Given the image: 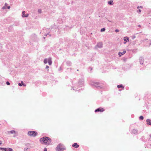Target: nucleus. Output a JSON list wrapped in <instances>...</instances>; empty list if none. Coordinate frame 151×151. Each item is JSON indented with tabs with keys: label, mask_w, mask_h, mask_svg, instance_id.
Listing matches in <instances>:
<instances>
[{
	"label": "nucleus",
	"mask_w": 151,
	"mask_h": 151,
	"mask_svg": "<svg viewBox=\"0 0 151 151\" xmlns=\"http://www.w3.org/2000/svg\"><path fill=\"white\" fill-rule=\"evenodd\" d=\"M104 111V109L102 108H99L96 109L95 112H102Z\"/></svg>",
	"instance_id": "7"
},
{
	"label": "nucleus",
	"mask_w": 151,
	"mask_h": 151,
	"mask_svg": "<svg viewBox=\"0 0 151 151\" xmlns=\"http://www.w3.org/2000/svg\"><path fill=\"white\" fill-rule=\"evenodd\" d=\"M16 135H15L14 136V137H16Z\"/></svg>",
	"instance_id": "44"
},
{
	"label": "nucleus",
	"mask_w": 151,
	"mask_h": 151,
	"mask_svg": "<svg viewBox=\"0 0 151 151\" xmlns=\"http://www.w3.org/2000/svg\"><path fill=\"white\" fill-rule=\"evenodd\" d=\"M47 149L46 148H45L44 149V151H47Z\"/></svg>",
	"instance_id": "38"
},
{
	"label": "nucleus",
	"mask_w": 151,
	"mask_h": 151,
	"mask_svg": "<svg viewBox=\"0 0 151 151\" xmlns=\"http://www.w3.org/2000/svg\"><path fill=\"white\" fill-rule=\"evenodd\" d=\"M102 43L101 42H99L97 44V45L95 47V48H101L102 47Z\"/></svg>",
	"instance_id": "6"
},
{
	"label": "nucleus",
	"mask_w": 151,
	"mask_h": 151,
	"mask_svg": "<svg viewBox=\"0 0 151 151\" xmlns=\"http://www.w3.org/2000/svg\"><path fill=\"white\" fill-rule=\"evenodd\" d=\"M49 68V66L48 65H46V68H45L46 69H48Z\"/></svg>",
	"instance_id": "37"
},
{
	"label": "nucleus",
	"mask_w": 151,
	"mask_h": 151,
	"mask_svg": "<svg viewBox=\"0 0 151 151\" xmlns=\"http://www.w3.org/2000/svg\"><path fill=\"white\" fill-rule=\"evenodd\" d=\"M10 8V6H8L7 7V9H9Z\"/></svg>",
	"instance_id": "40"
},
{
	"label": "nucleus",
	"mask_w": 151,
	"mask_h": 151,
	"mask_svg": "<svg viewBox=\"0 0 151 151\" xmlns=\"http://www.w3.org/2000/svg\"><path fill=\"white\" fill-rule=\"evenodd\" d=\"M132 134H136L138 133V131L137 129H134L132 130Z\"/></svg>",
	"instance_id": "10"
},
{
	"label": "nucleus",
	"mask_w": 151,
	"mask_h": 151,
	"mask_svg": "<svg viewBox=\"0 0 151 151\" xmlns=\"http://www.w3.org/2000/svg\"><path fill=\"white\" fill-rule=\"evenodd\" d=\"M48 34H47L45 35V36H47Z\"/></svg>",
	"instance_id": "43"
},
{
	"label": "nucleus",
	"mask_w": 151,
	"mask_h": 151,
	"mask_svg": "<svg viewBox=\"0 0 151 151\" xmlns=\"http://www.w3.org/2000/svg\"><path fill=\"white\" fill-rule=\"evenodd\" d=\"M4 151H14L11 148H5Z\"/></svg>",
	"instance_id": "12"
},
{
	"label": "nucleus",
	"mask_w": 151,
	"mask_h": 151,
	"mask_svg": "<svg viewBox=\"0 0 151 151\" xmlns=\"http://www.w3.org/2000/svg\"><path fill=\"white\" fill-rule=\"evenodd\" d=\"M72 146L73 147H75L76 148H77L79 147V145L77 143H75L72 145Z\"/></svg>",
	"instance_id": "15"
},
{
	"label": "nucleus",
	"mask_w": 151,
	"mask_h": 151,
	"mask_svg": "<svg viewBox=\"0 0 151 151\" xmlns=\"http://www.w3.org/2000/svg\"><path fill=\"white\" fill-rule=\"evenodd\" d=\"M142 8H143V7L142 6H138L137 7V9Z\"/></svg>",
	"instance_id": "26"
},
{
	"label": "nucleus",
	"mask_w": 151,
	"mask_h": 151,
	"mask_svg": "<svg viewBox=\"0 0 151 151\" xmlns=\"http://www.w3.org/2000/svg\"><path fill=\"white\" fill-rule=\"evenodd\" d=\"M113 1L112 0L108 2V4H109L113 5Z\"/></svg>",
	"instance_id": "18"
},
{
	"label": "nucleus",
	"mask_w": 151,
	"mask_h": 151,
	"mask_svg": "<svg viewBox=\"0 0 151 151\" xmlns=\"http://www.w3.org/2000/svg\"><path fill=\"white\" fill-rule=\"evenodd\" d=\"M38 12L40 14L42 13V10L41 9H39Z\"/></svg>",
	"instance_id": "24"
},
{
	"label": "nucleus",
	"mask_w": 151,
	"mask_h": 151,
	"mask_svg": "<svg viewBox=\"0 0 151 151\" xmlns=\"http://www.w3.org/2000/svg\"><path fill=\"white\" fill-rule=\"evenodd\" d=\"M6 9V7L5 6H4L2 7V9Z\"/></svg>",
	"instance_id": "34"
},
{
	"label": "nucleus",
	"mask_w": 151,
	"mask_h": 151,
	"mask_svg": "<svg viewBox=\"0 0 151 151\" xmlns=\"http://www.w3.org/2000/svg\"><path fill=\"white\" fill-rule=\"evenodd\" d=\"M7 4L6 3H5L4 6L6 7L7 6Z\"/></svg>",
	"instance_id": "39"
},
{
	"label": "nucleus",
	"mask_w": 151,
	"mask_h": 151,
	"mask_svg": "<svg viewBox=\"0 0 151 151\" xmlns=\"http://www.w3.org/2000/svg\"><path fill=\"white\" fill-rule=\"evenodd\" d=\"M65 149V147L63 144H61L58 145L56 148L57 151H63Z\"/></svg>",
	"instance_id": "3"
},
{
	"label": "nucleus",
	"mask_w": 151,
	"mask_h": 151,
	"mask_svg": "<svg viewBox=\"0 0 151 151\" xmlns=\"http://www.w3.org/2000/svg\"><path fill=\"white\" fill-rule=\"evenodd\" d=\"M126 52V51L125 50H124L123 52H119L118 53V55H119V57H121L122 55H124Z\"/></svg>",
	"instance_id": "9"
},
{
	"label": "nucleus",
	"mask_w": 151,
	"mask_h": 151,
	"mask_svg": "<svg viewBox=\"0 0 151 151\" xmlns=\"http://www.w3.org/2000/svg\"><path fill=\"white\" fill-rule=\"evenodd\" d=\"M147 124L149 125H151V121L150 119H148L146 120Z\"/></svg>",
	"instance_id": "14"
},
{
	"label": "nucleus",
	"mask_w": 151,
	"mask_h": 151,
	"mask_svg": "<svg viewBox=\"0 0 151 151\" xmlns=\"http://www.w3.org/2000/svg\"><path fill=\"white\" fill-rule=\"evenodd\" d=\"M90 84L92 86L96 87L98 89H101L102 88V86L97 82L91 81Z\"/></svg>",
	"instance_id": "2"
},
{
	"label": "nucleus",
	"mask_w": 151,
	"mask_h": 151,
	"mask_svg": "<svg viewBox=\"0 0 151 151\" xmlns=\"http://www.w3.org/2000/svg\"><path fill=\"white\" fill-rule=\"evenodd\" d=\"M144 119V117H143L142 116H140V117H139V119L140 120H143Z\"/></svg>",
	"instance_id": "22"
},
{
	"label": "nucleus",
	"mask_w": 151,
	"mask_h": 151,
	"mask_svg": "<svg viewBox=\"0 0 151 151\" xmlns=\"http://www.w3.org/2000/svg\"><path fill=\"white\" fill-rule=\"evenodd\" d=\"M66 64L67 65L70 66L71 65V63L69 61H68L67 62Z\"/></svg>",
	"instance_id": "20"
},
{
	"label": "nucleus",
	"mask_w": 151,
	"mask_h": 151,
	"mask_svg": "<svg viewBox=\"0 0 151 151\" xmlns=\"http://www.w3.org/2000/svg\"><path fill=\"white\" fill-rule=\"evenodd\" d=\"M28 149V148H25L24 149V151H27V150Z\"/></svg>",
	"instance_id": "28"
},
{
	"label": "nucleus",
	"mask_w": 151,
	"mask_h": 151,
	"mask_svg": "<svg viewBox=\"0 0 151 151\" xmlns=\"http://www.w3.org/2000/svg\"><path fill=\"white\" fill-rule=\"evenodd\" d=\"M28 15H29L28 14H26L24 15V17H28Z\"/></svg>",
	"instance_id": "27"
},
{
	"label": "nucleus",
	"mask_w": 151,
	"mask_h": 151,
	"mask_svg": "<svg viewBox=\"0 0 151 151\" xmlns=\"http://www.w3.org/2000/svg\"><path fill=\"white\" fill-rule=\"evenodd\" d=\"M74 88H76V87H74L73 88H72L73 89V90H75V91H76V89H78V88H76V89H74Z\"/></svg>",
	"instance_id": "33"
},
{
	"label": "nucleus",
	"mask_w": 151,
	"mask_h": 151,
	"mask_svg": "<svg viewBox=\"0 0 151 151\" xmlns=\"http://www.w3.org/2000/svg\"><path fill=\"white\" fill-rule=\"evenodd\" d=\"M18 85L19 86H22V83H19Z\"/></svg>",
	"instance_id": "29"
},
{
	"label": "nucleus",
	"mask_w": 151,
	"mask_h": 151,
	"mask_svg": "<svg viewBox=\"0 0 151 151\" xmlns=\"http://www.w3.org/2000/svg\"><path fill=\"white\" fill-rule=\"evenodd\" d=\"M1 144H2L1 142V141H0V145Z\"/></svg>",
	"instance_id": "42"
},
{
	"label": "nucleus",
	"mask_w": 151,
	"mask_h": 151,
	"mask_svg": "<svg viewBox=\"0 0 151 151\" xmlns=\"http://www.w3.org/2000/svg\"><path fill=\"white\" fill-rule=\"evenodd\" d=\"M83 83L84 80L83 79H82L79 80L76 86L78 87H81L83 85Z\"/></svg>",
	"instance_id": "5"
},
{
	"label": "nucleus",
	"mask_w": 151,
	"mask_h": 151,
	"mask_svg": "<svg viewBox=\"0 0 151 151\" xmlns=\"http://www.w3.org/2000/svg\"><path fill=\"white\" fill-rule=\"evenodd\" d=\"M22 85L24 86H26V84H24L23 83V82L22 81Z\"/></svg>",
	"instance_id": "30"
},
{
	"label": "nucleus",
	"mask_w": 151,
	"mask_h": 151,
	"mask_svg": "<svg viewBox=\"0 0 151 151\" xmlns=\"http://www.w3.org/2000/svg\"><path fill=\"white\" fill-rule=\"evenodd\" d=\"M5 148H2V147H0V150H1L2 151H4L5 150Z\"/></svg>",
	"instance_id": "25"
},
{
	"label": "nucleus",
	"mask_w": 151,
	"mask_h": 151,
	"mask_svg": "<svg viewBox=\"0 0 151 151\" xmlns=\"http://www.w3.org/2000/svg\"><path fill=\"white\" fill-rule=\"evenodd\" d=\"M124 44H126L127 42L129 41V37H124Z\"/></svg>",
	"instance_id": "8"
},
{
	"label": "nucleus",
	"mask_w": 151,
	"mask_h": 151,
	"mask_svg": "<svg viewBox=\"0 0 151 151\" xmlns=\"http://www.w3.org/2000/svg\"><path fill=\"white\" fill-rule=\"evenodd\" d=\"M115 32H119V30H118L117 29H116L115 30Z\"/></svg>",
	"instance_id": "36"
},
{
	"label": "nucleus",
	"mask_w": 151,
	"mask_h": 151,
	"mask_svg": "<svg viewBox=\"0 0 151 151\" xmlns=\"http://www.w3.org/2000/svg\"><path fill=\"white\" fill-rule=\"evenodd\" d=\"M117 87L118 88H124V87L123 86L122 84H121L120 85H118L117 86Z\"/></svg>",
	"instance_id": "17"
},
{
	"label": "nucleus",
	"mask_w": 151,
	"mask_h": 151,
	"mask_svg": "<svg viewBox=\"0 0 151 151\" xmlns=\"http://www.w3.org/2000/svg\"><path fill=\"white\" fill-rule=\"evenodd\" d=\"M80 90V89L78 90V91H79Z\"/></svg>",
	"instance_id": "45"
},
{
	"label": "nucleus",
	"mask_w": 151,
	"mask_h": 151,
	"mask_svg": "<svg viewBox=\"0 0 151 151\" xmlns=\"http://www.w3.org/2000/svg\"><path fill=\"white\" fill-rule=\"evenodd\" d=\"M148 42L149 43V44L150 45H151V41L149 40L148 41Z\"/></svg>",
	"instance_id": "32"
},
{
	"label": "nucleus",
	"mask_w": 151,
	"mask_h": 151,
	"mask_svg": "<svg viewBox=\"0 0 151 151\" xmlns=\"http://www.w3.org/2000/svg\"><path fill=\"white\" fill-rule=\"evenodd\" d=\"M22 17H24V16L25 15V12L24 11H23L22 12Z\"/></svg>",
	"instance_id": "21"
},
{
	"label": "nucleus",
	"mask_w": 151,
	"mask_h": 151,
	"mask_svg": "<svg viewBox=\"0 0 151 151\" xmlns=\"http://www.w3.org/2000/svg\"><path fill=\"white\" fill-rule=\"evenodd\" d=\"M6 83L8 85H9L10 84V83L8 81H7Z\"/></svg>",
	"instance_id": "31"
},
{
	"label": "nucleus",
	"mask_w": 151,
	"mask_h": 151,
	"mask_svg": "<svg viewBox=\"0 0 151 151\" xmlns=\"http://www.w3.org/2000/svg\"><path fill=\"white\" fill-rule=\"evenodd\" d=\"M137 12H139V13H140L141 12V10L140 9H139L137 11Z\"/></svg>",
	"instance_id": "35"
},
{
	"label": "nucleus",
	"mask_w": 151,
	"mask_h": 151,
	"mask_svg": "<svg viewBox=\"0 0 151 151\" xmlns=\"http://www.w3.org/2000/svg\"><path fill=\"white\" fill-rule=\"evenodd\" d=\"M8 133L11 134H16V131L15 130H12L8 132Z\"/></svg>",
	"instance_id": "16"
},
{
	"label": "nucleus",
	"mask_w": 151,
	"mask_h": 151,
	"mask_svg": "<svg viewBox=\"0 0 151 151\" xmlns=\"http://www.w3.org/2000/svg\"><path fill=\"white\" fill-rule=\"evenodd\" d=\"M139 62L140 64H143L144 62V59L143 58L141 57L139 58Z\"/></svg>",
	"instance_id": "13"
},
{
	"label": "nucleus",
	"mask_w": 151,
	"mask_h": 151,
	"mask_svg": "<svg viewBox=\"0 0 151 151\" xmlns=\"http://www.w3.org/2000/svg\"><path fill=\"white\" fill-rule=\"evenodd\" d=\"M105 28H103L101 29V32H103L105 31Z\"/></svg>",
	"instance_id": "23"
},
{
	"label": "nucleus",
	"mask_w": 151,
	"mask_h": 151,
	"mask_svg": "<svg viewBox=\"0 0 151 151\" xmlns=\"http://www.w3.org/2000/svg\"><path fill=\"white\" fill-rule=\"evenodd\" d=\"M48 59L45 58L44 60V63L45 64H46L48 62Z\"/></svg>",
	"instance_id": "19"
},
{
	"label": "nucleus",
	"mask_w": 151,
	"mask_h": 151,
	"mask_svg": "<svg viewBox=\"0 0 151 151\" xmlns=\"http://www.w3.org/2000/svg\"><path fill=\"white\" fill-rule=\"evenodd\" d=\"M150 137L149 138V139L151 141V135L150 136Z\"/></svg>",
	"instance_id": "41"
},
{
	"label": "nucleus",
	"mask_w": 151,
	"mask_h": 151,
	"mask_svg": "<svg viewBox=\"0 0 151 151\" xmlns=\"http://www.w3.org/2000/svg\"><path fill=\"white\" fill-rule=\"evenodd\" d=\"M48 62L49 65H51L52 64V59L51 58H48Z\"/></svg>",
	"instance_id": "11"
},
{
	"label": "nucleus",
	"mask_w": 151,
	"mask_h": 151,
	"mask_svg": "<svg viewBox=\"0 0 151 151\" xmlns=\"http://www.w3.org/2000/svg\"><path fill=\"white\" fill-rule=\"evenodd\" d=\"M40 142L42 144L45 145H49L51 142V139L48 137H45L40 139Z\"/></svg>",
	"instance_id": "1"
},
{
	"label": "nucleus",
	"mask_w": 151,
	"mask_h": 151,
	"mask_svg": "<svg viewBox=\"0 0 151 151\" xmlns=\"http://www.w3.org/2000/svg\"><path fill=\"white\" fill-rule=\"evenodd\" d=\"M28 134L29 136L35 137L37 135V132L34 131H29L28 132Z\"/></svg>",
	"instance_id": "4"
}]
</instances>
